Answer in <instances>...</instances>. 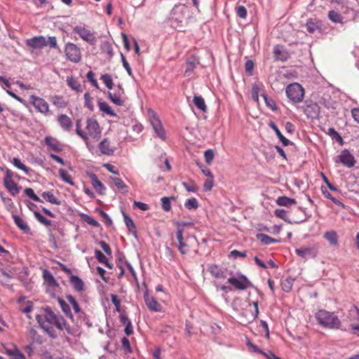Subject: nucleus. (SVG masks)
Instances as JSON below:
<instances>
[{"mask_svg":"<svg viewBox=\"0 0 359 359\" xmlns=\"http://www.w3.org/2000/svg\"><path fill=\"white\" fill-rule=\"evenodd\" d=\"M36 320L41 328L52 339L57 337L53 326L60 331L65 330L67 333H72L71 327L63 316L55 313L49 306L43 309L42 316H36Z\"/></svg>","mask_w":359,"mask_h":359,"instance_id":"1","label":"nucleus"},{"mask_svg":"<svg viewBox=\"0 0 359 359\" xmlns=\"http://www.w3.org/2000/svg\"><path fill=\"white\" fill-rule=\"evenodd\" d=\"M76 133L85 142L87 147L89 146V140L98 141L102 135V129L98 122L94 118H88L86 121V132L81 128L80 122L76 121Z\"/></svg>","mask_w":359,"mask_h":359,"instance_id":"2","label":"nucleus"},{"mask_svg":"<svg viewBox=\"0 0 359 359\" xmlns=\"http://www.w3.org/2000/svg\"><path fill=\"white\" fill-rule=\"evenodd\" d=\"M188 224H191V223L177 224L176 237L178 241L177 248L180 252L183 255L189 253L192 249V247L195 245L196 243L195 237H184V226Z\"/></svg>","mask_w":359,"mask_h":359,"instance_id":"3","label":"nucleus"},{"mask_svg":"<svg viewBox=\"0 0 359 359\" xmlns=\"http://www.w3.org/2000/svg\"><path fill=\"white\" fill-rule=\"evenodd\" d=\"M316 318L318 324L324 328L338 330L341 325L337 316L326 310H319L316 313Z\"/></svg>","mask_w":359,"mask_h":359,"instance_id":"4","label":"nucleus"},{"mask_svg":"<svg viewBox=\"0 0 359 359\" xmlns=\"http://www.w3.org/2000/svg\"><path fill=\"white\" fill-rule=\"evenodd\" d=\"M287 97L294 103H299L303 101L304 97V90L303 87L294 83L288 85L285 89Z\"/></svg>","mask_w":359,"mask_h":359,"instance_id":"5","label":"nucleus"},{"mask_svg":"<svg viewBox=\"0 0 359 359\" xmlns=\"http://www.w3.org/2000/svg\"><path fill=\"white\" fill-rule=\"evenodd\" d=\"M66 58L73 63H79L82 58L81 48L75 43L68 42L64 50Z\"/></svg>","mask_w":359,"mask_h":359,"instance_id":"6","label":"nucleus"},{"mask_svg":"<svg viewBox=\"0 0 359 359\" xmlns=\"http://www.w3.org/2000/svg\"><path fill=\"white\" fill-rule=\"evenodd\" d=\"M148 116L150 123L156 134L161 140H165L166 138L165 131L157 114L154 110L149 109L148 111Z\"/></svg>","mask_w":359,"mask_h":359,"instance_id":"7","label":"nucleus"},{"mask_svg":"<svg viewBox=\"0 0 359 359\" xmlns=\"http://www.w3.org/2000/svg\"><path fill=\"white\" fill-rule=\"evenodd\" d=\"M73 32L78 34L79 36L90 45L95 44L97 39L93 32L81 26H76L73 28Z\"/></svg>","mask_w":359,"mask_h":359,"instance_id":"8","label":"nucleus"},{"mask_svg":"<svg viewBox=\"0 0 359 359\" xmlns=\"http://www.w3.org/2000/svg\"><path fill=\"white\" fill-rule=\"evenodd\" d=\"M13 172L8 169L4 180V184L11 194L15 196L20 192V188L18 184L13 180Z\"/></svg>","mask_w":359,"mask_h":359,"instance_id":"9","label":"nucleus"},{"mask_svg":"<svg viewBox=\"0 0 359 359\" xmlns=\"http://www.w3.org/2000/svg\"><path fill=\"white\" fill-rule=\"evenodd\" d=\"M29 102L40 113L46 115L49 112V105L44 99L32 95L29 97Z\"/></svg>","mask_w":359,"mask_h":359,"instance_id":"10","label":"nucleus"},{"mask_svg":"<svg viewBox=\"0 0 359 359\" xmlns=\"http://www.w3.org/2000/svg\"><path fill=\"white\" fill-rule=\"evenodd\" d=\"M43 278L45 280V282L48 285V292H49L51 297L55 298V294H54L53 290L55 288L59 287V284L55 280L54 276L53 274L47 269H45L43 272Z\"/></svg>","mask_w":359,"mask_h":359,"instance_id":"11","label":"nucleus"},{"mask_svg":"<svg viewBox=\"0 0 359 359\" xmlns=\"http://www.w3.org/2000/svg\"><path fill=\"white\" fill-rule=\"evenodd\" d=\"M188 8L185 5H177L172 10L171 20L180 23L185 18Z\"/></svg>","mask_w":359,"mask_h":359,"instance_id":"12","label":"nucleus"},{"mask_svg":"<svg viewBox=\"0 0 359 359\" xmlns=\"http://www.w3.org/2000/svg\"><path fill=\"white\" fill-rule=\"evenodd\" d=\"M337 158L340 163L347 168H352L355 165V158L347 149H344L337 156Z\"/></svg>","mask_w":359,"mask_h":359,"instance_id":"13","label":"nucleus"},{"mask_svg":"<svg viewBox=\"0 0 359 359\" xmlns=\"http://www.w3.org/2000/svg\"><path fill=\"white\" fill-rule=\"evenodd\" d=\"M228 282L235 288L240 290L247 289L249 285V280L244 276H241L238 278L234 277L230 278L228 279Z\"/></svg>","mask_w":359,"mask_h":359,"instance_id":"14","label":"nucleus"},{"mask_svg":"<svg viewBox=\"0 0 359 359\" xmlns=\"http://www.w3.org/2000/svg\"><path fill=\"white\" fill-rule=\"evenodd\" d=\"M26 43L28 46L33 48H41L46 46L48 42L44 36H39L27 39Z\"/></svg>","mask_w":359,"mask_h":359,"instance_id":"15","label":"nucleus"},{"mask_svg":"<svg viewBox=\"0 0 359 359\" xmlns=\"http://www.w3.org/2000/svg\"><path fill=\"white\" fill-rule=\"evenodd\" d=\"M144 299L147 308L150 311L159 312L161 311V304L155 299L152 296H150L148 293H145Z\"/></svg>","mask_w":359,"mask_h":359,"instance_id":"16","label":"nucleus"},{"mask_svg":"<svg viewBox=\"0 0 359 359\" xmlns=\"http://www.w3.org/2000/svg\"><path fill=\"white\" fill-rule=\"evenodd\" d=\"M98 148L100 152L107 156H111L115 151V147H113L107 138H104L98 144Z\"/></svg>","mask_w":359,"mask_h":359,"instance_id":"17","label":"nucleus"},{"mask_svg":"<svg viewBox=\"0 0 359 359\" xmlns=\"http://www.w3.org/2000/svg\"><path fill=\"white\" fill-rule=\"evenodd\" d=\"M208 270L215 278H225L226 277V270L219 265L215 264H210L208 266Z\"/></svg>","mask_w":359,"mask_h":359,"instance_id":"18","label":"nucleus"},{"mask_svg":"<svg viewBox=\"0 0 359 359\" xmlns=\"http://www.w3.org/2000/svg\"><path fill=\"white\" fill-rule=\"evenodd\" d=\"M45 143L49 147V148L55 151L60 152L62 150V147L60 142L55 137L47 136L45 137Z\"/></svg>","mask_w":359,"mask_h":359,"instance_id":"19","label":"nucleus"},{"mask_svg":"<svg viewBox=\"0 0 359 359\" xmlns=\"http://www.w3.org/2000/svg\"><path fill=\"white\" fill-rule=\"evenodd\" d=\"M57 121L60 127L66 131L71 130L73 126L72 119L66 114H62L58 116Z\"/></svg>","mask_w":359,"mask_h":359,"instance_id":"20","label":"nucleus"},{"mask_svg":"<svg viewBox=\"0 0 359 359\" xmlns=\"http://www.w3.org/2000/svg\"><path fill=\"white\" fill-rule=\"evenodd\" d=\"M304 111L308 117L314 118L319 113V107L316 103L310 102L306 104Z\"/></svg>","mask_w":359,"mask_h":359,"instance_id":"21","label":"nucleus"},{"mask_svg":"<svg viewBox=\"0 0 359 359\" xmlns=\"http://www.w3.org/2000/svg\"><path fill=\"white\" fill-rule=\"evenodd\" d=\"M121 93H112L111 92H108V97L111 100V101L118 106H122L124 104V99L123 98L122 95L123 94V89L119 86Z\"/></svg>","mask_w":359,"mask_h":359,"instance_id":"22","label":"nucleus"},{"mask_svg":"<svg viewBox=\"0 0 359 359\" xmlns=\"http://www.w3.org/2000/svg\"><path fill=\"white\" fill-rule=\"evenodd\" d=\"M69 280L76 292H81L84 290V283L79 276L71 275Z\"/></svg>","mask_w":359,"mask_h":359,"instance_id":"23","label":"nucleus"},{"mask_svg":"<svg viewBox=\"0 0 359 359\" xmlns=\"http://www.w3.org/2000/svg\"><path fill=\"white\" fill-rule=\"evenodd\" d=\"M276 202L278 205L284 206L287 208H290L291 206L294 205L297 203V201L294 198H289L285 196L278 197L276 199Z\"/></svg>","mask_w":359,"mask_h":359,"instance_id":"24","label":"nucleus"},{"mask_svg":"<svg viewBox=\"0 0 359 359\" xmlns=\"http://www.w3.org/2000/svg\"><path fill=\"white\" fill-rule=\"evenodd\" d=\"M323 238L332 246H337L339 244L337 233L333 230L326 231Z\"/></svg>","mask_w":359,"mask_h":359,"instance_id":"25","label":"nucleus"},{"mask_svg":"<svg viewBox=\"0 0 359 359\" xmlns=\"http://www.w3.org/2000/svg\"><path fill=\"white\" fill-rule=\"evenodd\" d=\"M269 126L275 132L279 140L284 146H287L290 144V141L284 137L274 122L270 121Z\"/></svg>","mask_w":359,"mask_h":359,"instance_id":"26","label":"nucleus"},{"mask_svg":"<svg viewBox=\"0 0 359 359\" xmlns=\"http://www.w3.org/2000/svg\"><path fill=\"white\" fill-rule=\"evenodd\" d=\"M273 54L275 59L276 60L285 61L287 60L288 57L287 53L283 50V48L279 46H276L274 47Z\"/></svg>","mask_w":359,"mask_h":359,"instance_id":"27","label":"nucleus"},{"mask_svg":"<svg viewBox=\"0 0 359 359\" xmlns=\"http://www.w3.org/2000/svg\"><path fill=\"white\" fill-rule=\"evenodd\" d=\"M90 177L92 180V185L93 188L100 194H102V191L104 190V184L98 180L95 174H90Z\"/></svg>","mask_w":359,"mask_h":359,"instance_id":"28","label":"nucleus"},{"mask_svg":"<svg viewBox=\"0 0 359 359\" xmlns=\"http://www.w3.org/2000/svg\"><path fill=\"white\" fill-rule=\"evenodd\" d=\"M15 224L18 226L19 229L23 231L25 233H27L29 231V227L27 225V222L18 215L13 216Z\"/></svg>","mask_w":359,"mask_h":359,"instance_id":"29","label":"nucleus"},{"mask_svg":"<svg viewBox=\"0 0 359 359\" xmlns=\"http://www.w3.org/2000/svg\"><path fill=\"white\" fill-rule=\"evenodd\" d=\"M50 102L57 108H65L67 103L62 96L54 95L50 97Z\"/></svg>","mask_w":359,"mask_h":359,"instance_id":"30","label":"nucleus"},{"mask_svg":"<svg viewBox=\"0 0 359 359\" xmlns=\"http://www.w3.org/2000/svg\"><path fill=\"white\" fill-rule=\"evenodd\" d=\"M41 196L46 201L55 204V205H60L61 202L59 201L51 191H45L42 193Z\"/></svg>","mask_w":359,"mask_h":359,"instance_id":"31","label":"nucleus"},{"mask_svg":"<svg viewBox=\"0 0 359 359\" xmlns=\"http://www.w3.org/2000/svg\"><path fill=\"white\" fill-rule=\"evenodd\" d=\"M257 238L261 242L262 245H268L271 243L277 242V240L270 237L268 235L264 233H257L256 236Z\"/></svg>","mask_w":359,"mask_h":359,"instance_id":"32","label":"nucleus"},{"mask_svg":"<svg viewBox=\"0 0 359 359\" xmlns=\"http://www.w3.org/2000/svg\"><path fill=\"white\" fill-rule=\"evenodd\" d=\"M67 83L69 88H71L73 90L76 92H80L81 90V86L78 80L72 76L67 77Z\"/></svg>","mask_w":359,"mask_h":359,"instance_id":"33","label":"nucleus"},{"mask_svg":"<svg viewBox=\"0 0 359 359\" xmlns=\"http://www.w3.org/2000/svg\"><path fill=\"white\" fill-rule=\"evenodd\" d=\"M95 255L96 259L100 263L104 264L109 269L112 268V265L109 262L107 258L101 251L95 250Z\"/></svg>","mask_w":359,"mask_h":359,"instance_id":"34","label":"nucleus"},{"mask_svg":"<svg viewBox=\"0 0 359 359\" xmlns=\"http://www.w3.org/2000/svg\"><path fill=\"white\" fill-rule=\"evenodd\" d=\"M6 353L11 356L12 359H25V355L16 347H14L13 349H6Z\"/></svg>","mask_w":359,"mask_h":359,"instance_id":"35","label":"nucleus"},{"mask_svg":"<svg viewBox=\"0 0 359 359\" xmlns=\"http://www.w3.org/2000/svg\"><path fill=\"white\" fill-rule=\"evenodd\" d=\"M195 106L202 111H206L207 106L204 99L201 96L195 95L193 99Z\"/></svg>","mask_w":359,"mask_h":359,"instance_id":"36","label":"nucleus"},{"mask_svg":"<svg viewBox=\"0 0 359 359\" xmlns=\"http://www.w3.org/2000/svg\"><path fill=\"white\" fill-rule=\"evenodd\" d=\"M57 302L61 307L62 311L70 318H73L72 313L69 306L60 297H57Z\"/></svg>","mask_w":359,"mask_h":359,"instance_id":"37","label":"nucleus"},{"mask_svg":"<svg viewBox=\"0 0 359 359\" xmlns=\"http://www.w3.org/2000/svg\"><path fill=\"white\" fill-rule=\"evenodd\" d=\"M294 281V279L290 277L283 280L280 284L282 290L286 292H290L292 288Z\"/></svg>","mask_w":359,"mask_h":359,"instance_id":"38","label":"nucleus"},{"mask_svg":"<svg viewBox=\"0 0 359 359\" xmlns=\"http://www.w3.org/2000/svg\"><path fill=\"white\" fill-rule=\"evenodd\" d=\"M99 109L102 112L111 116H116V114L111 109V107L105 102H100L98 103Z\"/></svg>","mask_w":359,"mask_h":359,"instance_id":"39","label":"nucleus"},{"mask_svg":"<svg viewBox=\"0 0 359 359\" xmlns=\"http://www.w3.org/2000/svg\"><path fill=\"white\" fill-rule=\"evenodd\" d=\"M312 252L313 250L311 248H301L295 250L296 254L304 259L311 256Z\"/></svg>","mask_w":359,"mask_h":359,"instance_id":"40","label":"nucleus"},{"mask_svg":"<svg viewBox=\"0 0 359 359\" xmlns=\"http://www.w3.org/2000/svg\"><path fill=\"white\" fill-rule=\"evenodd\" d=\"M111 180H113L116 187L118 189L122 191V192L127 193L128 191V186L124 183V182L121 178L112 177Z\"/></svg>","mask_w":359,"mask_h":359,"instance_id":"41","label":"nucleus"},{"mask_svg":"<svg viewBox=\"0 0 359 359\" xmlns=\"http://www.w3.org/2000/svg\"><path fill=\"white\" fill-rule=\"evenodd\" d=\"M100 79L109 90H111L113 88L114 82L111 75L108 74H102L100 77Z\"/></svg>","mask_w":359,"mask_h":359,"instance_id":"42","label":"nucleus"},{"mask_svg":"<svg viewBox=\"0 0 359 359\" xmlns=\"http://www.w3.org/2000/svg\"><path fill=\"white\" fill-rule=\"evenodd\" d=\"M59 175H60V177H61V179L68 183L69 184L73 186L74 185V182H73L72 179V177L70 176V175L68 174V172L64 170V169H60L59 170Z\"/></svg>","mask_w":359,"mask_h":359,"instance_id":"43","label":"nucleus"},{"mask_svg":"<svg viewBox=\"0 0 359 359\" xmlns=\"http://www.w3.org/2000/svg\"><path fill=\"white\" fill-rule=\"evenodd\" d=\"M328 18L335 23H341L342 22V17L341 14L335 11H330L329 12Z\"/></svg>","mask_w":359,"mask_h":359,"instance_id":"44","label":"nucleus"},{"mask_svg":"<svg viewBox=\"0 0 359 359\" xmlns=\"http://www.w3.org/2000/svg\"><path fill=\"white\" fill-rule=\"evenodd\" d=\"M184 206L188 210H195L198 207V202L195 198H189L185 202Z\"/></svg>","mask_w":359,"mask_h":359,"instance_id":"45","label":"nucleus"},{"mask_svg":"<svg viewBox=\"0 0 359 359\" xmlns=\"http://www.w3.org/2000/svg\"><path fill=\"white\" fill-rule=\"evenodd\" d=\"M182 186L185 188V189L188 192L195 193V192H196L198 190V187L192 181H190L189 182H182Z\"/></svg>","mask_w":359,"mask_h":359,"instance_id":"46","label":"nucleus"},{"mask_svg":"<svg viewBox=\"0 0 359 359\" xmlns=\"http://www.w3.org/2000/svg\"><path fill=\"white\" fill-rule=\"evenodd\" d=\"M13 164L20 170H23L25 173L28 174L29 169L18 158H14L12 161Z\"/></svg>","mask_w":359,"mask_h":359,"instance_id":"47","label":"nucleus"},{"mask_svg":"<svg viewBox=\"0 0 359 359\" xmlns=\"http://www.w3.org/2000/svg\"><path fill=\"white\" fill-rule=\"evenodd\" d=\"M67 299L72 304L73 309L76 313H79L81 312V309L79 307V305L77 303L75 298L72 295H71V294L67 295Z\"/></svg>","mask_w":359,"mask_h":359,"instance_id":"48","label":"nucleus"},{"mask_svg":"<svg viewBox=\"0 0 359 359\" xmlns=\"http://www.w3.org/2000/svg\"><path fill=\"white\" fill-rule=\"evenodd\" d=\"M34 216L40 223L44 224L45 226H49L51 225V221L46 219L45 217H43L39 212H34Z\"/></svg>","mask_w":359,"mask_h":359,"instance_id":"49","label":"nucleus"},{"mask_svg":"<svg viewBox=\"0 0 359 359\" xmlns=\"http://www.w3.org/2000/svg\"><path fill=\"white\" fill-rule=\"evenodd\" d=\"M25 194L28 197L32 198L33 201H36V202H41V200L40 199V198L34 194V190L32 188H26L25 189Z\"/></svg>","mask_w":359,"mask_h":359,"instance_id":"50","label":"nucleus"},{"mask_svg":"<svg viewBox=\"0 0 359 359\" xmlns=\"http://www.w3.org/2000/svg\"><path fill=\"white\" fill-rule=\"evenodd\" d=\"M172 198H173L172 197ZM170 199L171 198L168 197H163L161 199L162 203V208L164 211L168 212L171 210Z\"/></svg>","mask_w":359,"mask_h":359,"instance_id":"51","label":"nucleus"},{"mask_svg":"<svg viewBox=\"0 0 359 359\" xmlns=\"http://www.w3.org/2000/svg\"><path fill=\"white\" fill-rule=\"evenodd\" d=\"M306 27L309 33L313 34L318 28V25L311 20H309L306 24Z\"/></svg>","mask_w":359,"mask_h":359,"instance_id":"52","label":"nucleus"},{"mask_svg":"<svg viewBox=\"0 0 359 359\" xmlns=\"http://www.w3.org/2000/svg\"><path fill=\"white\" fill-rule=\"evenodd\" d=\"M85 106L90 110H93V99L88 93L84 94Z\"/></svg>","mask_w":359,"mask_h":359,"instance_id":"53","label":"nucleus"},{"mask_svg":"<svg viewBox=\"0 0 359 359\" xmlns=\"http://www.w3.org/2000/svg\"><path fill=\"white\" fill-rule=\"evenodd\" d=\"M323 194L324 196L330 200H331L334 204L339 205V206H343V203L339 201V200L334 198L331 194L327 191H323Z\"/></svg>","mask_w":359,"mask_h":359,"instance_id":"54","label":"nucleus"},{"mask_svg":"<svg viewBox=\"0 0 359 359\" xmlns=\"http://www.w3.org/2000/svg\"><path fill=\"white\" fill-rule=\"evenodd\" d=\"M247 346L250 352L261 353L263 355L264 351L259 349L255 344H252L250 340L247 341Z\"/></svg>","mask_w":359,"mask_h":359,"instance_id":"55","label":"nucleus"},{"mask_svg":"<svg viewBox=\"0 0 359 359\" xmlns=\"http://www.w3.org/2000/svg\"><path fill=\"white\" fill-rule=\"evenodd\" d=\"M196 67V64L194 62H187V69L184 72V76H189L191 75L194 68Z\"/></svg>","mask_w":359,"mask_h":359,"instance_id":"56","label":"nucleus"},{"mask_svg":"<svg viewBox=\"0 0 359 359\" xmlns=\"http://www.w3.org/2000/svg\"><path fill=\"white\" fill-rule=\"evenodd\" d=\"M236 14L241 18L245 19L247 16V10L245 6H239L236 8Z\"/></svg>","mask_w":359,"mask_h":359,"instance_id":"57","label":"nucleus"},{"mask_svg":"<svg viewBox=\"0 0 359 359\" xmlns=\"http://www.w3.org/2000/svg\"><path fill=\"white\" fill-rule=\"evenodd\" d=\"M214 152L212 149H208L204 153V158L205 160V162L208 164H210L213 158H214Z\"/></svg>","mask_w":359,"mask_h":359,"instance_id":"58","label":"nucleus"},{"mask_svg":"<svg viewBox=\"0 0 359 359\" xmlns=\"http://www.w3.org/2000/svg\"><path fill=\"white\" fill-rule=\"evenodd\" d=\"M124 222L128 228L129 231H132L135 229L134 222H133L131 218L126 215H124Z\"/></svg>","mask_w":359,"mask_h":359,"instance_id":"59","label":"nucleus"},{"mask_svg":"<svg viewBox=\"0 0 359 359\" xmlns=\"http://www.w3.org/2000/svg\"><path fill=\"white\" fill-rule=\"evenodd\" d=\"M274 215L285 221L287 219V211L283 209H276L274 211Z\"/></svg>","mask_w":359,"mask_h":359,"instance_id":"60","label":"nucleus"},{"mask_svg":"<svg viewBox=\"0 0 359 359\" xmlns=\"http://www.w3.org/2000/svg\"><path fill=\"white\" fill-rule=\"evenodd\" d=\"M99 245H100L102 249L104 250V252L107 255H111V254H112L111 250L109 245L105 241H100Z\"/></svg>","mask_w":359,"mask_h":359,"instance_id":"61","label":"nucleus"},{"mask_svg":"<svg viewBox=\"0 0 359 359\" xmlns=\"http://www.w3.org/2000/svg\"><path fill=\"white\" fill-rule=\"evenodd\" d=\"M264 100L266 104L269 108H270L272 111L277 110L276 103L272 99L268 98L267 97L264 96Z\"/></svg>","mask_w":359,"mask_h":359,"instance_id":"62","label":"nucleus"},{"mask_svg":"<svg viewBox=\"0 0 359 359\" xmlns=\"http://www.w3.org/2000/svg\"><path fill=\"white\" fill-rule=\"evenodd\" d=\"M111 300L114 305L115 306L116 310L119 312L121 307V302L118 299V297L115 294H111Z\"/></svg>","mask_w":359,"mask_h":359,"instance_id":"63","label":"nucleus"},{"mask_svg":"<svg viewBox=\"0 0 359 359\" xmlns=\"http://www.w3.org/2000/svg\"><path fill=\"white\" fill-rule=\"evenodd\" d=\"M121 344H122V346L125 349V351H126L128 353L131 352L130 344V341L128 338L123 337L121 339Z\"/></svg>","mask_w":359,"mask_h":359,"instance_id":"64","label":"nucleus"}]
</instances>
